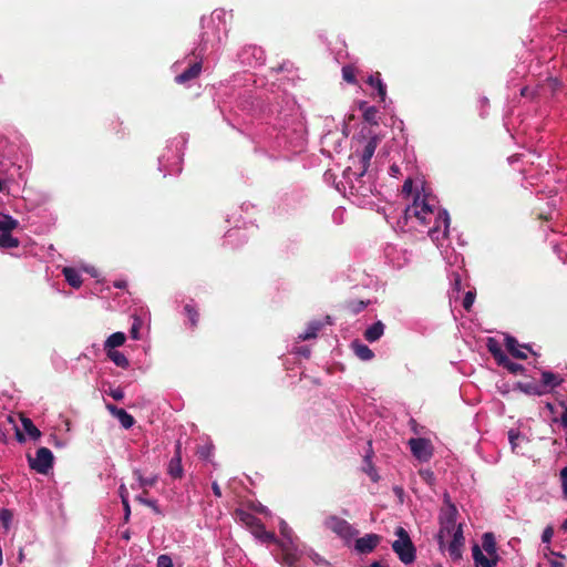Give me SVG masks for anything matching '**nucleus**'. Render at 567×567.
<instances>
[{"instance_id": "ea45409f", "label": "nucleus", "mask_w": 567, "mask_h": 567, "mask_svg": "<svg viewBox=\"0 0 567 567\" xmlns=\"http://www.w3.org/2000/svg\"><path fill=\"white\" fill-rule=\"evenodd\" d=\"M11 520H12L11 511L8 508H2L0 511V522L6 529H8L10 527Z\"/></svg>"}, {"instance_id": "9b49d317", "label": "nucleus", "mask_w": 567, "mask_h": 567, "mask_svg": "<svg viewBox=\"0 0 567 567\" xmlns=\"http://www.w3.org/2000/svg\"><path fill=\"white\" fill-rule=\"evenodd\" d=\"M239 61L243 65L249 68H256L262 65L266 60L265 51L262 48L257 45L245 47L239 55Z\"/></svg>"}, {"instance_id": "bf43d9fd", "label": "nucleus", "mask_w": 567, "mask_h": 567, "mask_svg": "<svg viewBox=\"0 0 567 567\" xmlns=\"http://www.w3.org/2000/svg\"><path fill=\"white\" fill-rule=\"evenodd\" d=\"M124 509V522L127 523L131 517V506L128 502L122 503Z\"/></svg>"}, {"instance_id": "6e6552de", "label": "nucleus", "mask_w": 567, "mask_h": 567, "mask_svg": "<svg viewBox=\"0 0 567 567\" xmlns=\"http://www.w3.org/2000/svg\"><path fill=\"white\" fill-rule=\"evenodd\" d=\"M457 509L453 504H450L446 512L441 516V528L437 535V542L440 547L445 545L446 535L449 530H455L462 527L461 524L456 523Z\"/></svg>"}, {"instance_id": "1a4fd4ad", "label": "nucleus", "mask_w": 567, "mask_h": 567, "mask_svg": "<svg viewBox=\"0 0 567 567\" xmlns=\"http://www.w3.org/2000/svg\"><path fill=\"white\" fill-rule=\"evenodd\" d=\"M412 455L422 463L429 462L434 453V447L429 439L412 437L408 442Z\"/></svg>"}, {"instance_id": "49530a36", "label": "nucleus", "mask_w": 567, "mask_h": 567, "mask_svg": "<svg viewBox=\"0 0 567 567\" xmlns=\"http://www.w3.org/2000/svg\"><path fill=\"white\" fill-rule=\"evenodd\" d=\"M107 394L112 396L115 401H121L124 398V391L120 386L111 388Z\"/></svg>"}, {"instance_id": "680f3d73", "label": "nucleus", "mask_w": 567, "mask_h": 567, "mask_svg": "<svg viewBox=\"0 0 567 567\" xmlns=\"http://www.w3.org/2000/svg\"><path fill=\"white\" fill-rule=\"evenodd\" d=\"M295 352L305 358H308L310 355V350L307 347L297 348Z\"/></svg>"}, {"instance_id": "09e8293b", "label": "nucleus", "mask_w": 567, "mask_h": 567, "mask_svg": "<svg viewBox=\"0 0 567 567\" xmlns=\"http://www.w3.org/2000/svg\"><path fill=\"white\" fill-rule=\"evenodd\" d=\"M474 299H475V293L472 292V291H467L465 293V297L463 299V307L466 309V310H470L471 307L473 306L474 303Z\"/></svg>"}, {"instance_id": "a211bd4d", "label": "nucleus", "mask_w": 567, "mask_h": 567, "mask_svg": "<svg viewBox=\"0 0 567 567\" xmlns=\"http://www.w3.org/2000/svg\"><path fill=\"white\" fill-rule=\"evenodd\" d=\"M168 473L175 478L182 477L183 475L181 443L176 444V453L175 456L169 461Z\"/></svg>"}, {"instance_id": "a19ab883", "label": "nucleus", "mask_w": 567, "mask_h": 567, "mask_svg": "<svg viewBox=\"0 0 567 567\" xmlns=\"http://www.w3.org/2000/svg\"><path fill=\"white\" fill-rule=\"evenodd\" d=\"M342 78L348 83L355 82L354 69L351 65H346L342 68Z\"/></svg>"}, {"instance_id": "5fc2aeb1", "label": "nucleus", "mask_w": 567, "mask_h": 567, "mask_svg": "<svg viewBox=\"0 0 567 567\" xmlns=\"http://www.w3.org/2000/svg\"><path fill=\"white\" fill-rule=\"evenodd\" d=\"M118 495L121 497L122 503L128 502V491H127L125 484H123V483L118 487Z\"/></svg>"}, {"instance_id": "6e6d98bb", "label": "nucleus", "mask_w": 567, "mask_h": 567, "mask_svg": "<svg viewBox=\"0 0 567 567\" xmlns=\"http://www.w3.org/2000/svg\"><path fill=\"white\" fill-rule=\"evenodd\" d=\"M420 475L430 484L434 482V474L430 470L420 471Z\"/></svg>"}, {"instance_id": "8fccbe9b", "label": "nucleus", "mask_w": 567, "mask_h": 567, "mask_svg": "<svg viewBox=\"0 0 567 567\" xmlns=\"http://www.w3.org/2000/svg\"><path fill=\"white\" fill-rule=\"evenodd\" d=\"M559 85V82L557 79H553V78H548L546 80V84H543L540 86L542 90H550V92H554L556 90V87Z\"/></svg>"}, {"instance_id": "c9c22d12", "label": "nucleus", "mask_w": 567, "mask_h": 567, "mask_svg": "<svg viewBox=\"0 0 567 567\" xmlns=\"http://www.w3.org/2000/svg\"><path fill=\"white\" fill-rule=\"evenodd\" d=\"M442 255L451 266H457V268H460V264L463 262V258L458 255H453L452 252L450 254L447 247L442 250Z\"/></svg>"}, {"instance_id": "864d4df0", "label": "nucleus", "mask_w": 567, "mask_h": 567, "mask_svg": "<svg viewBox=\"0 0 567 567\" xmlns=\"http://www.w3.org/2000/svg\"><path fill=\"white\" fill-rule=\"evenodd\" d=\"M554 536V529L553 527L548 526L544 529L542 534V542L548 544Z\"/></svg>"}, {"instance_id": "a18cd8bd", "label": "nucleus", "mask_w": 567, "mask_h": 567, "mask_svg": "<svg viewBox=\"0 0 567 567\" xmlns=\"http://www.w3.org/2000/svg\"><path fill=\"white\" fill-rule=\"evenodd\" d=\"M156 567H173L172 558L168 555H161L157 558Z\"/></svg>"}, {"instance_id": "2eb2a0df", "label": "nucleus", "mask_w": 567, "mask_h": 567, "mask_svg": "<svg viewBox=\"0 0 567 567\" xmlns=\"http://www.w3.org/2000/svg\"><path fill=\"white\" fill-rule=\"evenodd\" d=\"M505 346L508 352L518 359H526L530 348L527 344H519L514 337L506 336Z\"/></svg>"}, {"instance_id": "c756f323", "label": "nucleus", "mask_w": 567, "mask_h": 567, "mask_svg": "<svg viewBox=\"0 0 567 567\" xmlns=\"http://www.w3.org/2000/svg\"><path fill=\"white\" fill-rule=\"evenodd\" d=\"M19 223L10 215L0 213V231L8 233L18 227Z\"/></svg>"}, {"instance_id": "7c9ffc66", "label": "nucleus", "mask_w": 567, "mask_h": 567, "mask_svg": "<svg viewBox=\"0 0 567 567\" xmlns=\"http://www.w3.org/2000/svg\"><path fill=\"white\" fill-rule=\"evenodd\" d=\"M21 424L24 432L29 435L30 439L38 440L41 436V432L30 419L21 417Z\"/></svg>"}, {"instance_id": "cd10ccee", "label": "nucleus", "mask_w": 567, "mask_h": 567, "mask_svg": "<svg viewBox=\"0 0 567 567\" xmlns=\"http://www.w3.org/2000/svg\"><path fill=\"white\" fill-rule=\"evenodd\" d=\"M508 441L511 444V449L514 453H519V445L525 441V436L520 434L519 431L511 429L508 431Z\"/></svg>"}, {"instance_id": "4c0bfd02", "label": "nucleus", "mask_w": 567, "mask_h": 567, "mask_svg": "<svg viewBox=\"0 0 567 567\" xmlns=\"http://www.w3.org/2000/svg\"><path fill=\"white\" fill-rule=\"evenodd\" d=\"M377 114H378V111L374 106H367L364 110H363V118L371 123V124H377L378 121H377Z\"/></svg>"}, {"instance_id": "c03bdc74", "label": "nucleus", "mask_w": 567, "mask_h": 567, "mask_svg": "<svg viewBox=\"0 0 567 567\" xmlns=\"http://www.w3.org/2000/svg\"><path fill=\"white\" fill-rule=\"evenodd\" d=\"M185 311L192 322V326H196L198 319L197 311L190 305L185 306Z\"/></svg>"}, {"instance_id": "bb28decb", "label": "nucleus", "mask_w": 567, "mask_h": 567, "mask_svg": "<svg viewBox=\"0 0 567 567\" xmlns=\"http://www.w3.org/2000/svg\"><path fill=\"white\" fill-rule=\"evenodd\" d=\"M109 359L117 367L126 369L130 365L128 359L124 353L117 350H107L106 351Z\"/></svg>"}, {"instance_id": "393cba45", "label": "nucleus", "mask_w": 567, "mask_h": 567, "mask_svg": "<svg viewBox=\"0 0 567 567\" xmlns=\"http://www.w3.org/2000/svg\"><path fill=\"white\" fill-rule=\"evenodd\" d=\"M126 340V337L123 332H114L112 333L104 342V349L107 350H115V348L121 347L124 344Z\"/></svg>"}, {"instance_id": "e2e57ef3", "label": "nucleus", "mask_w": 567, "mask_h": 567, "mask_svg": "<svg viewBox=\"0 0 567 567\" xmlns=\"http://www.w3.org/2000/svg\"><path fill=\"white\" fill-rule=\"evenodd\" d=\"M400 174V168L398 165L393 164L390 166V175L393 177H398Z\"/></svg>"}, {"instance_id": "13d9d810", "label": "nucleus", "mask_w": 567, "mask_h": 567, "mask_svg": "<svg viewBox=\"0 0 567 567\" xmlns=\"http://www.w3.org/2000/svg\"><path fill=\"white\" fill-rule=\"evenodd\" d=\"M412 189H413V182L411 178H408L402 186V192L410 195L412 193Z\"/></svg>"}, {"instance_id": "603ef678", "label": "nucleus", "mask_w": 567, "mask_h": 567, "mask_svg": "<svg viewBox=\"0 0 567 567\" xmlns=\"http://www.w3.org/2000/svg\"><path fill=\"white\" fill-rule=\"evenodd\" d=\"M560 481H561L563 494L567 498V466H565L560 471Z\"/></svg>"}, {"instance_id": "c85d7f7f", "label": "nucleus", "mask_w": 567, "mask_h": 567, "mask_svg": "<svg viewBox=\"0 0 567 567\" xmlns=\"http://www.w3.org/2000/svg\"><path fill=\"white\" fill-rule=\"evenodd\" d=\"M323 327L320 321H311L306 331L298 336L299 340H309L317 337L318 331Z\"/></svg>"}, {"instance_id": "a878e982", "label": "nucleus", "mask_w": 567, "mask_h": 567, "mask_svg": "<svg viewBox=\"0 0 567 567\" xmlns=\"http://www.w3.org/2000/svg\"><path fill=\"white\" fill-rule=\"evenodd\" d=\"M518 386H519L520 391H523L524 393H526L528 395L540 396V395L546 394L544 391V385H540V383L526 382V383H519Z\"/></svg>"}, {"instance_id": "69168bd1", "label": "nucleus", "mask_w": 567, "mask_h": 567, "mask_svg": "<svg viewBox=\"0 0 567 567\" xmlns=\"http://www.w3.org/2000/svg\"><path fill=\"white\" fill-rule=\"evenodd\" d=\"M209 453H210L209 449H202L199 451L200 456L205 457V458H207L209 456Z\"/></svg>"}, {"instance_id": "412c9836", "label": "nucleus", "mask_w": 567, "mask_h": 567, "mask_svg": "<svg viewBox=\"0 0 567 567\" xmlns=\"http://www.w3.org/2000/svg\"><path fill=\"white\" fill-rule=\"evenodd\" d=\"M351 348L355 355L363 361H369L374 355L373 351L368 346L361 343L360 341H353L351 343Z\"/></svg>"}, {"instance_id": "774afa93", "label": "nucleus", "mask_w": 567, "mask_h": 567, "mask_svg": "<svg viewBox=\"0 0 567 567\" xmlns=\"http://www.w3.org/2000/svg\"><path fill=\"white\" fill-rule=\"evenodd\" d=\"M370 567H386V566L379 561H373Z\"/></svg>"}, {"instance_id": "2f4dec72", "label": "nucleus", "mask_w": 567, "mask_h": 567, "mask_svg": "<svg viewBox=\"0 0 567 567\" xmlns=\"http://www.w3.org/2000/svg\"><path fill=\"white\" fill-rule=\"evenodd\" d=\"M487 347L489 352L493 354V357L498 363L507 362V355L503 352V350L501 349L499 344L496 341L489 339Z\"/></svg>"}, {"instance_id": "052dcab7", "label": "nucleus", "mask_w": 567, "mask_h": 567, "mask_svg": "<svg viewBox=\"0 0 567 567\" xmlns=\"http://www.w3.org/2000/svg\"><path fill=\"white\" fill-rule=\"evenodd\" d=\"M365 472L371 477L373 482H377L379 480V476L377 474V471L369 464L368 468H365Z\"/></svg>"}, {"instance_id": "4d7b16f0", "label": "nucleus", "mask_w": 567, "mask_h": 567, "mask_svg": "<svg viewBox=\"0 0 567 567\" xmlns=\"http://www.w3.org/2000/svg\"><path fill=\"white\" fill-rule=\"evenodd\" d=\"M520 94L523 96H536V95H540V93L538 92V89L537 90H532L530 87L526 86V87H523L522 91H520Z\"/></svg>"}, {"instance_id": "de8ad7c7", "label": "nucleus", "mask_w": 567, "mask_h": 567, "mask_svg": "<svg viewBox=\"0 0 567 567\" xmlns=\"http://www.w3.org/2000/svg\"><path fill=\"white\" fill-rule=\"evenodd\" d=\"M451 282H452L455 291H460L461 290V275L458 274L457 270H453L452 271V274H451Z\"/></svg>"}, {"instance_id": "f03ea898", "label": "nucleus", "mask_w": 567, "mask_h": 567, "mask_svg": "<svg viewBox=\"0 0 567 567\" xmlns=\"http://www.w3.org/2000/svg\"><path fill=\"white\" fill-rule=\"evenodd\" d=\"M351 175L354 176V179L350 182L349 193L353 202L362 207L372 206L374 204L373 196L375 190L373 182L370 177L365 178V175H360V172H353L352 168L349 167V179Z\"/></svg>"}, {"instance_id": "473e14b6", "label": "nucleus", "mask_w": 567, "mask_h": 567, "mask_svg": "<svg viewBox=\"0 0 567 567\" xmlns=\"http://www.w3.org/2000/svg\"><path fill=\"white\" fill-rule=\"evenodd\" d=\"M254 535L264 543L274 542L278 544L274 533L267 532L262 524H258V527L254 530Z\"/></svg>"}, {"instance_id": "e433bc0d", "label": "nucleus", "mask_w": 567, "mask_h": 567, "mask_svg": "<svg viewBox=\"0 0 567 567\" xmlns=\"http://www.w3.org/2000/svg\"><path fill=\"white\" fill-rule=\"evenodd\" d=\"M134 476L141 487L153 486L156 482V477H144L140 470L134 471Z\"/></svg>"}, {"instance_id": "ddd939ff", "label": "nucleus", "mask_w": 567, "mask_h": 567, "mask_svg": "<svg viewBox=\"0 0 567 567\" xmlns=\"http://www.w3.org/2000/svg\"><path fill=\"white\" fill-rule=\"evenodd\" d=\"M472 556L475 567H495L499 560V556L484 553L478 544L472 546Z\"/></svg>"}, {"instance_id": "f3484780", "label": "nucleus", "mask_w": 567, "mask_h": 567, "mask_svg": "<svg viewBox=\"0 0 567 567\" xmlns=\"http://www.w3.org/2000/svg\"><path fill=\"white\" fill-rule=\"evenodd\" d=\"M202 71V62L200 61H197V62H194L192 65H189L184 72H182L181 74H178L176 78H175V81L178 83V84H185L187 83L188 81L197 78L199 75Z\"/></svg>"}, {"instance_id": "72a5a7b5", "label": "nucleus", "mask_w": 567, "mask_h": 567, "mask_svg": "<svg viewBox=\"0 0 567 567\" xmlns=\"http://www.w3.org/2000/svg\"><path fill=\"white\" fill-rule=\"evenodd\" d=\"M19 246L18 238L13 237L10 231L0 234V248H16Z\"/></svg>"}, {"instance_id": "79ce46f5", "label": "nucleus", "mask_w": 567, "mask_h": 567, "mask_svg": "<svg viewBox=\"0 0 567 567\" xmlns=\"http://www.w3.org/2000/svg\"><path fill=\"white\" fill-rule=\"evenodd\" d=\"M136 501H138L140 503H142V504H144V505H146V506L151 507L155 513H157V514H158V513H161V512H159V508H158V506H157L156 501H154V499H147V498H144L143 496H137V497H136Z\"/></svg>"}, {"instance_id": "338daca9", "label": "nucleus", "mask_w": 567, "mask_h": 567, "mask_svg": "<svg viewBox=\"0 0 567 567\" xmlns=\"http://www.w3.org/2000/svg\"><path fill=\"white\" fill-rule=\"evenodd\" d=\"M16 435H17V440L19 442H24L25 441V437H24V435L21 432L17 431Z\"/></svg>"}, {"instance_id": "58836bf2", "label": "nucleus", "mask_w": 567, "mask_h": 567, "mask_svg": "<svg viewBox=\"0 0 567 567\" xmlns=\"http://www.w3.org/2000/svg\"><path fill=\"white\" fill-rule=\"evenodd\" d=\"M141 327H142L141 318L134 317L133 318V323H132V327H131V331H130L131 338L133 340H140L141 339V336H140Z\"/></svg>"}, {"instance_id": "423d86ee", "label": "nucleus", "mask_w": 567, "mask_h": 567, "mask_svg": "<svg viewBox=\"0 0 567 567\" xmlns=\"http://www.w3.org/2000/svg\"><path fill=\"white\" fill-rule=\"evenodd\" d=\"M323 525L327 529L340 537L346 544L351 543L358 535V530L348 520L336 515L328 516L324 519Z\"/></svg>"}, {"instance_id": "37998d69", "label": "nucleus", "mask_w": 567, "mask_h": 567, "mask_svg": "<svg viewBox=\"0 0 567 567\" xmlns=\"http://www.w3.org/2000/svg\"><path fill=\"white\" fill-rule=\"evenodd\" d=\"M498 364L504 365L511 372L517 373L523 370V365L519 363H514L507 358V362H499Z\"/></svg>"}, {"instance_id": "aec40b11", "label": "nucleus", "mask_w": 567, "mask_h": 567, "mask_svg": "<svg viewBox=\"0 0 567 567\" xmlns=\"http://www.w3.org/2000/svg\"><path fill=\"white\" fill-rule=\"evenodd\" d=\"M383 333L384 324L381 321H377L365 330L364 338L369 342H374L379 340L383 336Z\"/></svg>"}, {"instance_id": "3c124183", "label": "nucleus", "mask_w": 567, "mask_h": 567, "mask_svg": "<svg viewBox=\"0 0 567 567\" xmlns=\"http://www.w3.org/2000/svg\"><path fill=\"white\" fill-rule=\"evenodd\" d=\"M560 405L564 409V411L557 421L560 423L563 427L567 429V401L560 402Z\"/></svg>"}, {"instance_id": "4468645a", "label": "nucleus", "mask_w": 567, "mask_h": 567, "mask_svg": "<svg viewBox=\"0 0 567 567\" xmlns=\"http://www.w3.org/2000/svg\"><path fill=\"white\" fill-rule=\"evenodd\" d=\"M380 536L377 534H367L365 536L358 538L354 544V548L360 554H369L378 546Z\"/></svg>"}, {"instance_id": "f257e3e1", "label": "nucleus", "mask_w": 567, "mask_h": 567, "mask_svg": "<svg viewBox=\"0 0 567 567\" xmlns=\"http://www.w3.org/2000/svg\"><path fill=\"white\" fill-rule=\"evenodd\" d=\"M405 217L409 220L415 219L421 225L429 226V236L437 245L443 247L446 239L450 216L445 209H441L436 197L422 187L416 192L413 202L405 209Z\"/></svg>"}, {"instance_id": "0e129e2a", "label": "nucleus", "mask_w": 567, "mask_h": 567, "mask_svg": "<svg viewBox=\"0 0 567 567\" xmlns=\"http://www.w3.org/2000/svg\"><path fill=\"white\" fill-rule=\"evenodd\" d=\"M213 492L216 496L220 497L221 496V492H220V488L219 486L217 485V483H214L213 484Z\"/></svg>"}, {"instance_id": "9d476101", "label": "nucleus", "mask_w": 567, "mask_h": 567, "mask_svg": "<svg viewBox=\"0 0 567 567\" xmlns=\"http://www.w3.org/2000/svg\"><path fill=\"white\" fill-rule=\"evenodd\" d=\"M446 535L445 545L440 547L446 549L452 559L456 560L462 557V548L464 546V536L462 527L455 530H449Z\"/></svg>"}, {"instance_id": "dca6fc26", "label": "nucleus", "mask_w": 567, "mask_h": 567, "mask_svg": "<svg viewBox=\"0 0 567 567\" xmlns=\"http://www.w3.org/2000/svg\"><path fill=\"white\" fill-rule=\"evenodd\" d=\"M106 409L113 416H115L120 421L121 425L124 429L128 430L134 425V417L124 409L117 408L113 404H106Z\"/></svg>"}, {"instance_id": "b1692460", "label": "nucleus", "mask_w": 567, "mask_h": 567, "mask_svg": "<svg viewBox=\"0 0 567 567\" xmlns=\"http://www.w3.org/2000/svg\"><path fill=\"white\" fill-rule=\"evenodd\" d=\"M368 83L378 91V95L381 102H384L386 99V86L380 78V73L374 75H370L368 78Z\"/></svg>"}, {"instance_id": "20e7f679", "label": "nucleus", "mask_w": 567, "mask_h": 567, "mask_svg": "<svg viewBox=\"0 0 567 567\" xmlns=\"http://www.w3.org/2000/svg\"><path fill=\"white\" fill-rule=\"evenodd\" d=\"M279 530L282 537V539L278 542L282 553V564L287 567H295L298 560V554L293 532L282 519L279 522Z\"/></svg>"}, {"instance_id": "7ed1b4c3", "label": "nucleus", "mask_w": 567, "mask_h": 567, "mask_svg": "<svg viewBox=\"0 0 567 567\" xmlns=\"http://www.w3.org/2000/svg\"><path fill=\"white\" fill-rule=\"evenodd\" d=\"M225 17L226 13L223 10H215L208 20H203L202 42L205 47L207 44L214 47L227 35Z\"/></svg>"}, {"instance_id": "4be33fe9", "label": "nucleus", "mask_w": 567, "mask_h": 567, "mask_svg": "<svg viewBox=\"0 0 567 567\" xmlns=\"http://www.w3.org/2000/svg\"><path fill=\"white\" fill-rule=\"evenodd\" d=\"M66 282L73 288H80L82 285V279L80 272L72 267H64L62 270Z\"/></svg>"}, {"instance_id": "6ab92c4d", "label": "nucleus", "mask_w": 567, "mask_h": 567, "mask_svg": "<svg viewBox=\"0 0 567 567\" xmlns=\"http://www.w3.org/2000/svg\"><path fill=\"white\" fill-rule=\"evenodd\" d=\"M563 379L550 371L542 372L540 385H544L545 393H548L551 389L560 385Z\"/></svg>"}, {"instance_id": "39448f33", "label": "nucleus", "mask_w": 567, "mask_h": 567, "mask_svg": "<svg viewBox=\"0 0 567 567\" xmlns=\"http://www.w3.org/2000/svg\"><path fill=\"white\" fill-rule=\"evenodd\" d=\"M396 540L392 544L393 551L398 555L399 559L409 565L415 560V547L408 534V532L399 526L395 529Z\"/></svg>"}, {"instance_id": "f704fd0d", "label": "nucleus", "mask_w": 567, "mask_h": 567, "mask_svg": "<svg viewBox=\"0 0 567 567\" xmlns=\"http://www.w3.org/2000/svg\"><path fill=\"white\" fill-rule=\"evenodd\" d=\"M237 516L244 524L254 528V530L258 527V524H261L254 515L244 511H239Z\"/></svg>"}, {"instance_id": "f8f14e48", "label": "nucleus", "mask_w": 567, "mask_h": 567, "mask_svg": "<svg viewBox=\"0 0 567 567\" xmlns=\"http://www.w3.org/2000/svg\"><path fill=\"white\" fill-rule=\"evenodd\" d=\"M30 467L38 473L47 474L53 466V453L48 447H40L34 458H29Z\"/></svg>"}, {"instance_id": "5701e85b", "label": "nucleus", "mask_w": 567, "mask_h": 567, "mask_svg": "<svg viewBox=\"0 0 567 567\" xmlns=\"http://www.w3.org/2000/svg\"><path fill=\"white\" fill-rule=\"evenodd\" d=\"M482 550L493 556H499L497 553V546L495 537L492 533H485L482 537Z\"/></svg>"}, {"instance_id": "0eeeda50", "label": "nucleus", "mask_w": 567, "mask_h": 567, "mask_svg": "<svg viewBox=\"0 0 567 567\" xmlns=\"http://www.w3.org/2000/svg\"><path fill=\"white\" fill-rule=\"evenodd\" d=\"M379 143V138L377 136L368 140L361 151L357 150L355 153L351 156L353 163L358 161L359 168L355 172H360V175H365L367 169L370 165V161L377 150Z\"/></svg>"}]
</instances>
